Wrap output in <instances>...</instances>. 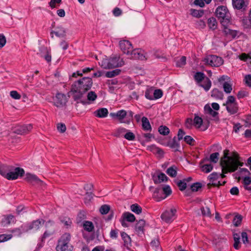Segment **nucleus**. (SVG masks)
I'll use <instances>...</instances> for the list:
<instances>
[{
  "instance_id": "nucleus-28",
  "label": "nucleus",
  "mask_w": 251,
  "mask_h": 251,
  "mask_svg": "<svg viewBox=\"0 0 251 251\" xmlns=\"http://www.w3.org/2000/svg\"><path fill=\"white\" fill-rule=\"evenodd\" d=\"M16 222L14 216L11 214L7 215L4 216L2 220V223L5 225H10L11 223H14Z\"/></svg>"
},
{
  "instance_id": "nucleus-51",
  "label": "nucleus",
  "mask_w": 251,
  "mask_h": 251,
  "mask_svg": "<svg viewBox=\"0 0 251 251\" xmlns=\"http://www.w3.org/2000/svg\"><path fill=\"white\" fill-rule=\"evenodd\" d=\"M101 67L105 69H110V64L108 58H103L100 63Z\"/></svg>"
},
{
  "instance_id": "nucleus-38",
  "label": "nucleus",
  "mask_w": 251,
  "mask_h": 251,
  "mask_svg": "<svg viewBox=\"0 0 251 251\" xmlns=\"http://www.w3.org/2000/svg\"><path fill=\"white\" fill-rule=\"evenodd\" d=\"M131 210L137 214H139L142 213V208L138 204H133L130 206Z\"/></svg>"
},
{
  "instance_id": "nucleus-8",
  "label": "nucleus",
  "mask_w": 251,
  "mask_h": 251,
  "mask_svg": "<svg viewBox=\"0 0 251 251\" xmlns=\"http://www.w3.org/2000/svg\"><path fill=\"white\" fill-rule=\"evenodd\" d=\"M53 104L57 107H61L65 105L67 100L65 94L57 93L55 96L53 98Z\"/></svg>"
},
{
  "instance_id": "nucleus-26",
  "label": "nucleus",
  "mask_w": 251,
  "mask_h": 251,
  "mask_svg": "<svg viewBox=\"0 0 251 251\" xmlns=\"http://www.w3.org/2000/svg\"><path fill=\"white\" fill-rule=\"evenodd\" d=\"M142 128L145 131H151V127L148 119L146 117L142 118Z\"/></svg>"
},
{
  "instance_id": "nucleus-10",
  "label": "nucleus",
  "mask_w": 251,
  "mask_h": 251,
  "mask_svg": "<svg viewBox=\"0 0 251 251\" xmlns=\"http://www.w3.org/2000/svg\"><path fill=\"white\" fill-rule=\"evenodd\" d=\"M110 116L112 118H116L121 123L129 124V120L126 121V111L125 110H120L116 113H110Z\"/></svg>"
},
{
  "instance_id": "nucleus-7",
  "label": "nucleus",
  "mask_w": 251,
  "mask_h": 251,
  "mask_svg": "<svg viewBox=\"0 0 251 251\" xmlns=\"http://www.w3.org/2000/svg\"><path fill=\"white\" fill-rule=\"evenodd\" d=\"M25 180L32 185L43 186L44 183L40 179L35 175L31 173H26L25 175Z\"/></svg>"
},
{
  "instance_id": "nucleus-2",
  "label": "nucleus",
  "mask_w": 251,
  "mask_h": 251,
  "mask_svg": "<svg viewBox=\"0 0 251 251\" xmlns=\"http://www.w3.org/2000/svg\"><path fill=\"white\" fill-rule=\"evenodd\" d=\"M228 151H224V156L221 160V165L222 169V174H219L222 178L225 177L224 174L228 172H234L237 170L239 166H242L243 163L241 162L240 157L236 152H232L231 155L228 156Z\"/></svg>"
},
{
  "instance_id": "nucleus-4",
  "label": "nucleus",
  "mask_w": 251,
  "mask_h": 251,
  "mask_svg": "<svg viewBox=\"0 0 251 251\" xmlns=\"http://www.w3.org/2000/svg\"><path fill=\"white\" fill-rule=\"evenodd\" d=\"M223 105L226 106L227 111L231 115L235 114L238 111V103L233 96H228L226 101Z\"/></svg>"
},
{
  "instance_id": "nucleus-35",
  "label": "nucleus",
  "mask_w": 251,
  "mask_h": 251,
  "mask_svg": "<svg viewBox=\"0 0 251 251\" xmlns=\"http://www.w3.org/2000/svg\"><path fill=\"white\" fill-rule=\"evenodd\" d=\"M121 72V70L117 69L111 71L106 72L105 76L107 78H112L119 75Z\"/></svg>"
},
{
  "instance_id": "nucleus-47",
  "label": "nucleus",
  "mask_w": 251,
  "mask_h": 251,
  "mask_svg": "<svg viewBox=\"0 0 251 251\" xmlns=\"http://www.w3.org/2000/svg\"><path fill=\"white\" fill-rule=\"evenodd\" d=\"M193 121V123L195 126L198 128L201 127L202 124V119L201 117L199 116H195Z\"/></svg>"
},
{
  "instance_id": "nucleus-60",
  "label": "nucleus",
  "mask_w": 251,
  "mask_h": 251,
  "mask_svg": "<svg viewBox=\"0 0 251 251\" xmlns=\"http://www.w3.org/2000/svg\"><path fill=\"white\" fill-rule=\"evenodd\" d=\"M201 184L199 182L194 183L191 186V189L193 192L198 191L199 189L201 188Z\"/></svg>"
},
{
  "instance_id": "nucleus-31",
  "label": "nucleus",
  "mask_w": 251,
  "mask_h": 251,
  "mask_svg": "<svg viewBox=\"0 0 251 251\" xmlns=\"http://www.w3.org/2000/svg\"><path fill=\"white\" fill-rule=\"evenodd\" d=\"M84 229L88 232H92L94 229V226L92 222L85 221L83 224Z\"/></svg>"
},
{
  "instance_id": "nucleus-29",
  "label": "nucleus",
  "mask_w": 251,
  "mask_h": 251,
  "mask_svg": "<svg viewBox=\"0 0 251 251\" xmlns=\"http://www.w3.org/2000/svg\"><path fill=\"white\" fill-rule=\"evenodd\" d=\"M205 77H206L204 73L200 72H197L194 76L195 80L199 84L201 83L202 80H204Z\"/></svg>"
},
{
  "instance_id": "nucleus-6",
  "label": "nucleus",
  "mask_w": 251,
  "mask_h": 251,
  "mask_svg": "<svg viewBox=\"0 0 251 251\" xmlns=\"http://www.w3.org/2000/svg\"><path fill=\"white\" fill-rule=\"evenodd\" d=\"M205 64L212 67H219L223 64V59L215 55L207 56L203 60Z\"/></svg>"
},
{
  "instance_id": "nucleus-45",
  "label": "nucleus",
  "mask_w": 251,
  "mask_h": 251,
  "mask_svg": "<svg viewBox=\"0 0 251 251\" xmlns=\"http://www.w3.org/2000/svg\"><path fill=\"white\" fill-rule=\"evenodd\" d=\"M191 15L196 18H200L202 17L204 14L203 10H198L196 9H191Z\"/></svg>"
},
{
  "instance_id": "nucleus-36",
  "label": "nucleus",
  "mask_w": 251,
  "mask_h": 251,
  "mask_svg": "<svg viewBox=\"0 0 251 251\" xmlns=\"http://www.w3.org/2000/svg\"><path fill=\"white\" fill-rule=\"evenodd\" d=\"M166 173L171 177H176L177 175L176 166H173L168 168L166 171Z\"/></svg>"
},
{
  "instance_id": "nucleus-13",
  "label": "nucleus",
  "mask_w": 251,
  "mask_h": 251,
  "mask_svg": "<svg viewBox=\"0 0 251 251\" xmlns=\"http://www.w3.org/2000/svg\"><path fill=\"white\" fill-rule=\"evenodd\" d=\"M205 114H206L209 118L212 120L218 121L219 120L218 112L214 111L210 106L209 105L206 104L204 107Z\"/></svg>"
},
{
  "instance_id": "nucleus-54",
  "label": "nucleus",
  "mask_w": 251,
  "mask_h": 251,
  "mask_svg": "<svg viewBox=\"0 0 251 251\" xmlns=\"http://www.w3.org/2000/svg\"><path fill=\"white\" fill-rule=\"evenodd\" d=\"M242 217L241 215H236L234 217L233 223L235 226H238L241 223Z\"/></svg>"
},
{
  "instance_id": "nucleus-57",
  "label": "nucleus",
  "mask_w": 251,
  "mask_h": 251,
  "mask_svg": "<svg viewBox=\"0 0 251 251\" xmlns=\"http://www.w3.org/2000/svg\"><path fill=\"white\" fill-rule=\"evenodd\" d=\"M153 98H154V100L158 99L162 97L163 95V93L162 90H161L160 89H156L153 92Z\"/></svg>"
},
{
  "instance_id": "nucleus-40",
  "label": "nucleus",
  "mask_w": 251,
  "mask_h": 251,
  "mask_svg": "<svg viewBox=\"0 0 251 251\" xmlns=\"http://www.w3.org/2000/svg\"><path fill=\"white\" fill-rule=\"evenodd\" d=\"M251 183V179L250 177H245L243 179L244 187L246 190L251 191V186L249 185Z\"/></svg>"
},
{
  "instance_id": "nucleus-43",
  "label": "nucleus",
  "mask_w": 251,
  "mask_h": 251,
  "mask_svg": "<svg viewBox=\"0 0 251 251\" xmlns=\"http://www.w3.org/2000/svg\"><path fill=\"white\" fill-rule=\"evenodd\" d=\"M126 221L133 222L135 220V217L133 214L129 212H126L123 215Z\"/></svg>"
},
{
  "instance_id": "nucleus-49",
  "label": "nucleus",
  "mask_w": 251,
  "mask_h": 251,
  "mask_svg": "<svg viewBox=\"0 0 251 251\" xmlns=\"http://www.w3.org/2000/svg\"><path fill=\"white\" fill-rule=\"evenodd\" d=\"M161 190L165 198L172 193V190L169 185H165Z\"/></svg>"
},
{
  "instance_id": "nucleus-23",
  "label": "nucleus",
  "mask_w": 251,
  "mask_h": 251,
  "mask_svg": "<svg viewBox=\"0 0 251 251\" xmlns=\"http://www.w3.org/2000/svg\"><path fill=\"white\" fill-rule=\"evenodd\" d=\"M232 5L234 8L238 10H244L246 7L244 0H232Z\"/></svg>"
},
{
  "instance_id": "nucleus-21",
  "label": "nucleus",
  "mask_w": 251,
  "mask_h": 251,
  "mask_svg": "<svg viewBox=\"0 0 251 251\" xmlns=\"http://www.w3.org/2000/svg\"><path fill=\"white\" fill-rule=\"evenodd\" d=\"M121 234L122 239L124 241V246L126 247L127 249H129L131 246V240L130 237L124 232H121Z\"/></svg>"
},
{
  "instance_id": "nucleus-14",
  "label": "nucleus",
  "mask_w": 251,
  "mask_h": 251,
  "mask_svg": "<svg viewBox=\"0 0 251 251\" xmlns=\"http://www.w3.org/2000/svg\"><path fill=\"white\" fill-rule=\"evenodd\" d=\"M45 220L43 219H38L33 221L31 223L28 224L26 226L27 229H32L34 230H37L40 227L42 226L45 223Z\"/></svg>"
},
{
  "instance_id": "nucleus-19",
  "label": "nucleus",
  "mask_w": 251,
  "mask_h": 251,
  "mask_svg": "<svg viewBox=\"0 0 251 251\" xmlns=\"http://www.w3.org/2000/svg\"><path fill=\"white\" fill-rule=\"evenodd\" d=\"M10 171H13V166L6 164L0 165V175L6 178L8 173Z\"/></svg>"
},
{
  "instance_id": "nucleus-53",
  "label": "nucleus",
  "mask_w": 251,
  "mask_h": 251,
  "mask_svg": "<svg viewBox=\"0 0 251 251\" xmlns=\"http://www.w3.org/2000/svg\"><path fill=\"white\" fill-rule=\"evenodd\" d=\"M110 206L107 204H103L100 208V212L101 214H106L110 210Z\"/></svg>"
},
{
  "instance_id": "nucleus-27",
  "label": "nucleus",
  "mask_w": 251,
  "mask_h": 251,
  "mask_svg": "<svg viewBox=\"0 0 251 251\" xmlns=\"http://www.w3.org/2000/svg\"><path fill=\"white\" fill-rule=\"evenodd\" d=\"M199 85L202 87L205 91H208L211 86V81L207 77H205V79L203 80V83L199 84Z\"/></svg>"
},
{
  "instance_id": "nucleus-32",
  "label": "nucleus",
  "mask_w": 251,
  "mask_h": 251,
  "mask_svg": "<svg viewBox=\"0 0 251 251\" xmlns=\"http://www.w3.org/2000/svg\"><path fill=\"white\" fill-rule=\"evenodd\" d=\"M127 131V130L126 128L120 127L115 130L113 135L117 137L123 136H124V135Z\"/></svg>"
},
{
  "instance_id": "nucleus-37",
  "label": "nucleus",
  "mask_w": 251,
  "mask_h": 251,
  "mask_svg": "<svg viewBox=\"0 0 251 251\" xmlns=\"http://www.w3.org/2000/svg\"><path fill=\"white\" fill-rule=\"evenodd\" d=\"M223 27L224 28L223 31L226 34L231 35L233 38H234L237 36L238 33L237 31L229 29L227 26Z\"/></svg>"
},
{
  "instance_id": "nucleus-63",
  "label": "nucleus",
  "mask_w": 251,
  "mask_h": 251,
  "mask_svg": "<svg viewBox=\"0 0 251 251\" xmlns=\"http://www.w3.org/2000/svg\"><path fill=\"white\" fill-rule=\"evenodd\" d=\"M11 234H1L0 235V243L6 241L12 238Z\"/></svg>"
},
{
  "instance_id": "nucleus-12",
  "label": "nucleus",
  "mask_w": 251,
  "mask_h": 251,
  "mask_svg": "<svg viewBox=\"0 0 251 251\" xmlns=\"http://www.w3.org/2000/svg\"><path fill=\"white\" fill-rule=\"evenodd\" d=\"M129 58L133 59H139L141 60H146V55L143 50L140 49H136L132 50L129 55Z\"/></svg>"
},
{
  "instance_id": "nucleus-41",
  "label": "nucleus",
  "mask_w": 251,
  "mask_h": 251,
  "mask_svg": "<svg viewBox=\"0 0 251 251\" xmlns=\"http://www.w3.org/2000/svg\"><path fill=\"white\" fill-rule=\"evenodd\" d=\"M201 168L202 172L208 173L212 170L213 166L211 164H206L201 165Z\"/></svg>"
},
{
  "instance_id": "nucleus-3",
  "label": "nucleus",
  "mask_w": 251,
  "mask_h": 251,
  "mask_svg": "<svg viewBox=\"0 0 251 251\" xmlns=\"http://www.w3.org/2000/svg\"><path fill=\"white\" fill-rule=\"evenodd\" d=\"M216 15L223 26H227L230 20V14L225 6H218L215 11Z\"/></svg>"
},
{
  "instance_id": "nucleus-30",
  "label": "nucleus",
  "mask_w": 251,
  "mask_h": 251,
  "mask_svg": "<svg viewBox=\"0 0 251 251\" xmlns=\"http://www.w3.org/2000/svg\"><path fill=\"white\" fill-rule=\"evenodd\" d=\"M70 234L69 233H65L61 236L60 239L58 240V242L67 244L68 245H70L69 242L70 241Z\"/></svg>"
},
{
  "instance_id": "nucleus-42",
  "label": "nucleus",
  "mask_w": 251,
  "mask_h": 251,
  "mask_svg": "<svg viewBox=\"0 0 251 251\" xmlns=\"http://www.w3.org/2000/svg\"><path fill=\"white\" fill-rule=\"evenodd\" d=\"M223 86L225 92L226 94L230 93L232 90V84L229 83L228 81L224 82Z\"/></svg>"
},
{
  "instance_id": "nucleus-25",
  "label": "nucleus",
  "mask_w": 251,
  "mask_h": 251,
  "mask_svg": "<svg viewBox=\"0 0 251 251\" xmlns=\"http://www.w3.org/2000/svg\"><path fill=\"white\" fill-rule=\"evenodd\" d=\"M108 111L106 108H101L95 111V115L99 118H105L107 116Z\"/></svg>"
},
{
  "instance_id": "nucleus-59",
  "label": "nucleus",
  "mask_w": 251,
  "mask_h": 251,
  "mask_svg": "<svg viewBox=\"0 0 251 251\" xmlns=\"http://www.w3.org/2000/svg\"><path fill=\"white\" fill-rule=\"evenodd\" d=\"M87 99L90 101H94L97 98L96 94L93 92L91 91L87 94Z\"/></svg>"
},
{
  "instance_id": "nucleus-61",
  "label": "nucleus",
  "mask_w": 251,
  "mask_h": 251,
  "mask_svg": "<svg viewBox=\"0 0 251 251\" xmlns=\"http://www.w3.org/2000/svg\"><path fill=\"white\" fill-rule=\"evenodd\" d=\"M186 58L185 56H182L179 60L177 61L176 66L177 67H182L186 64Z\"/></svg>"
},
{
  "instance_id": "nucleus-15",
  "label": "nucleus",
  "mask_w": 251,
  "mask_h": 251,
  "mask_svg": "<svg viewBox=\"0 0 251 251\" xmlns=\"http://www.w3.org/2000/svg\"><path fill=\"white\" fill-rule=\"evenodd\" d=\"M110 69L121 67L125 64L124 61L119 57H114L108 58Z\"/></svg>"
},
{
  "instance_id": "nucleus-46",
  "label": "nucleus",
  "mask_w": 251,
  "mask_h": 251,
  "mask_svg": "<svg viewBox=\"0 0 251 251\" xmlns=\"http://www.w3.org/2000/svg\"><path fill=\"white\" fill-rule=\"evenodd\" d=\"M242 240L244 244L247 246L251 245V242L248 239L247 233L243 232L241 234Z\"/></svg>"
},
{
  "instance_id": "nucleus-44",
  "label": "nucleus",
  "mask_w": 251,
  "mask_h": 251,
  "mask_svg": "<svg viewBox=\"0 0 251 251\" xmlns=\"http://www.w3.org/2000/svg\"><path fill=\"white\" fill-rule=\"evenodd\" d=\"M159 133L163 135H167L170 132L169 128L165 126H161L158 128Z\"/></svg>"
},
{
  "instance_id": "nucleus-34",
  "label": "nucleus",
  "mask_w": 251,
  "mask_h": 251,
  "mask_svg": "<svg viewBox=\"0 0 251 251\" xmlns=\"http://www.w3.org/2000/svg\"><path fill=\"white\" fill-rule=\"evenodd\" d=\"M207 24L209 27L213 30L215 29L217 27V21L214 17H211L208 19Z\"/></svg>"
},
{
  "instance_id": "nucleus-62",
  "label": "nucleus",
  "mask_w": 251,
  "mask_h": 251,
  "mask_svg": "<svg viewBox=\"0 0 251 251\" xmlns=\"http://www.w3.org/2000/svg\"><path fill=\"white\" fill-rule=\"evenodd\" d=\"M145 96L147 99H149L150 100H154V98H153V91L151 90H146V91L145 92Z\"/></svg>"
},
{
  "instance_id": "nucleus-55",
  "label": "nucleus",
  "mask_w": 251,
  "mask_h": 251,
  "mask_svg": "<svg viewBox=\"0 0 251 251\" xmlns=\"http://www.w3.org/2000/svg\"><path fill=\"white\" fill-rule=\"evenodd\" d=\"M176 184L179 190L181 191L184 190L187 186L186 182L183 180L177 181Z\"/></svg>"
},
{
  "instance_id": "nucleus-17",
  "label": "nucleus",
  "mask_w": 251,
  "mask_h": 251,
  "mask_svg": "<svg viewBox=\"0 0 251 251\" xmlns=\"http://www.w3.org/2000/svg\"><path fill=\"white\" fill-rule=\"evenodd\" d=\"M219 177V174L216 172H214L209 176L208 178L209 181L212 183V185L214 186H219L224 185V184L226 183V181H224L223 184H221L219 181H217Z\"/></svg>"
},
{
  "instance_id": "nucleus-58",
  "label": "nucleus",
  "mask_w": 251,
  "mask_h": 251,
  "mask_svg": "<svg viewBox=\"0 0 251 251\" xmlns=\"http://www.w3.org/2000/svg\"><path fill=\"white\" fill-rule=\"evenodd\" d=\"M124 137L129 141H133L135 138V135L130 131L126 133L124 135Z\"/></svg>"
},
{
  "instance_id": "nucleus-9",
  "label": "nucleus",
  "mask_w": 251,
  "mask_h": 251,
  "mask_svg": "<svg viewBox=\"0 0 251 251\" xmlns=\"http://www.w3.org/2000/svg\"><path fill=\"white\" fill-rule=\"evenodd\" d=\"M25 174V171L23 169L17 167L15 168L13 167V171H10L8 173L6 178L8 180H14L20 176H22Z\"/></svg>"
},
{
  "instance_id": "nucleus-11",
  "label": "nucleus",
  "mask_w": 251,
  "mask_h": 251,
  "mask_svg": "<svg viewBox=\"0 0 251 251\" xmlns=\"http://www.w3.org/2000/svg\"><path fill=\"white\" fill-rule=\"evenodd\" d=\"M119 46L122 51L127 55H129L133 50L131 43L127 40H124L120 41Z\"/></svg>"
},
{
  "instance_id": "nucleus-18",
  "label": "nucleus",
  "mask_w": 251,
  "mask_h": 251,
  "mask_svg": "<svg viewBox=\"0 0 251 251\" xmlns=\"http://www.w3.org/2000/svg\"><path fill=\"white\" fill-rule=\"evenodd\" d=\"M66 33L65 29L61 26L57 27L55 31H51L50 32L52 38H53V34L58 37H64L66 36Z\"/></svg>"
},
{
  "instance_id": "nucleus-1",
  "label": "nucleus",
  "mask_w": 251,
  "mask_h": 251,
  "mask_svg": "<svg viewBox=\"0 0 251 251\" xmlns=\"http://www.w3.org/2000/svg\"><path fill=\"white\" fill-rule=\"evenodd\" d=\"M93 85V81L91 78L84 77L75 82L71 87L70 92L74 100L79 102L78 100L82 103L85 101L82 100L84 97L86 93L89 90Z\"/></svg>"
},
{
  "instance_id": "nucleus-56",
  "label": "nucleus",
  "mask_w": 251,
  "mask_h": 251,
  "mask_svg": "<svg viewBox=\"0 0 251 251\" xmlns=\"http://www.w3.org/2000/svg\"><path fill=\"white\" fill-rule=\"evenodd\" d=\"M169 146L171 148L175 149L176 151L178 150V148L179 147V144L176 140L175 137L174 138L172 141L169 143Z\"/></svg>"
},
{
  "instance_id": "nucleus-64",
  "label": "nucleus",
  "mask_w": 251,
  "mask_h": 251,
  "mask_svg": "<svg viewBox=\"0 0 251 251\" xmlns=\"http://www.w3.org/2000/svg\"><path fill=\"white\" fill-rule=\"evenodd\" d=\"M239 58L241 60L243 61H247L248 59H251L250 62H251V52L248 54L245 53H242L240 56Z\"/></svg>"
},
{
  "instance_id": "nucleus-20",
  "label": "nucleus",
  "mask_w": 251,
  "mask_h": 251,
  "mask_svg": "<svg viewBox=\"0 0 251 251\" xmlns=\"http://www.w3.org/2000/svg\"><path fill=\"white\" fill-rule=\"evenodd\" d=\"M73 250V246L61 243L58 241L56 247V251H72Z\"/></svg>"
},
{
  "instance_id": "nucleus-48",
  "label": "nucleus",
  "mask_w": 251,
  "mask_h": 251,
  "mask_svg": "<svg viewBox=\"0 0 251 251\" xmlns=\"http://www.w3.org/2000/svg\"><path fill=\"white\" fill-rule=\"evenodd\" d=\"M211 96L220 99H222L223 97V94L221 91H220L218 89H214L212 91Z\"/></svg>"
},
{
  "instance_id": "nucleus-24",
  "label": "nucleus",
  "mask_w": 251,
  "mask_h": 251,
  "mask_svg": "<svg viewBox=\"0 0 251 251\" xmlns=\"http://www.w3.org/2000/svg\"><path fill=\"white\" fill-rule=\"evenodd\" d=\"M152 179L155 184L160 183L168 180V177L163 173H160L157 176H153Z\"/></svg>"
},
{
  "instance_id": "nucleus-22",
  "label": "nucleus",
  "mask_w": 251,
  "mask_h": 251,
  "mask_svg": "<svg viewBox=\"0 0 251 251\" xmlns=\"http://www.w3.org/2000/svg\"><path fill=\"white\" fill-rule=\"evenodd\" d=\"M153 198L158 201L165 199V197H164V195H163L162 191L160 188H157L155 189L153 194Z\"/></svg>"
},
{
  "instance_id": "nucleus-33",
  "label": "nucleus",
  "mask_w": 251,
  "mask_h": 251,
  "mask_svg": "<svg viewBox=\"0 0 251 251\" xmlns=\"http://www.w3.org/2000/svg\"><path fill=\"white\" fill-rule=\"evenodd\" d=\"M219 153L218 152H214V153H213L210 154L209 159L206 158L205 159H203L202 160V161L201 162V163L204 162L205 160H209L211 162L216 163L218 162V161L219 160Z\"/></svg>"
},
{
  "instance_id": "nucleus-52",
  "label": "nucleus",
  "mask_w": 251,
  "mask_h": 251,
  "mask_svg": "<svg viewBox=\"0 0 251 251\" xmlns=\"http://www.w3.org/2000/svg\"><path fill=\"white\" fill-rule=\"evenodd\" d=\"M201 211L202 215L203 216H207L209 217L211 216L210 210L208 207H202L201 208Z\"/></svg>"
},
{
  "instance_id": "nucleus-50",
  "label": "nucleus",
  "mask_w": 251,
  "mask_h": 251,
  "mask_svg": "<svg viewBox=\"0 0 251 251\" xmlns=\"http://www.w3.org/2000/svg\"><path fill=\"white\" fill-rule=\"evenodd\" d=\"M184 141L188 145L191 146H194L195 145V140L190 136H185L184 137Z\"/></svg>"
},
{
  "instance_id": "nucleus-39",
  "label": "nucleus",
  "mask_w": 251,
  "mask_h": 251,
  "mask_svg": "<svg viewBox=\"0 0 251 251\" xmlns=\"http://www.w3.org/2000/svg\"><path fill=\"white\" fill-rule=\"evenodd\" d=\"M145 225V221L143 220H139L135 226V229L138 232H143L144 227Z\"/></svg>"
},
{
  "instance_id": "nucleus-16",
  "label": "nucleus",
  "mask_w": 251,
  "mask_h": 251,
  "mask_svg": "<svg viewBox=\"0 0 251 251\" xmlns=\"http://www.w3.org/2000/svg\"><path fill=\"white\" fill-rule=\"evenodd\" d=\"M32 129V126L31 124L18 126L15 133L18 134H26L28 133Z\"/></svg>"
},
{
  "instance_id": "nucleus-5",
  "label": "nucleus",
  "mask_w": 251,
  "mask_h": 251,
  "mask_svg": "<svg viewBox=\"0 0 251 251\" xmlns=\"http://www.w3.org/2000/svg\"><path fill=\"white\" fill-rule=\"evenodd\" d=\"M177 210L174 206L166 209L161 215L163 221L167 223L172 222L176 217Z\"/></svg>"
}]
</instances>
